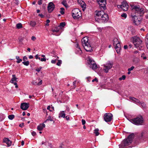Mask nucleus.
Returning <instances> with one entry per match:
<instances>
[{"mask_svg": "<svg viewBox=\"0 0 148 148\" xmlns=\"http://www.w3.org/2000/svg\"><path fill=\"white\" fill-rule=\"evenodd\" d=\"M47 8L48 12H51L54 9L55 5L52 2H50L48 4Z\"/></svg>", "mask_w": 148, "mask_h": 148, "instance_id": "12", "label": "nucleus"}, {"mask_svg": "<svg viewBox=\"0 0 148 148\" xmlns=\"http://www.w3.org/2000/svg\"><path fill=\"white\" fill-rule=\"evenodd\" d=\"M27 59V58L26 56H25L23 57V60L24 61H26V60Z\"/></svg>", "mask_w": 148, "mask_h": 148, "instance_id": "47", "label": "nucleus"}, {"mask_svg": "<svg viewBox=\"0 0 148 148\" xmlns=\"http://www.w3.org/2000/svg\"><path fill=\"white\" fill-rule=\"evenodd\" d=\"M61 10L60 11V13L62 14H64V8H60Z\"/></svg>", "mask_w": 148, "mask_h": 148, "instance_id": "39", "label": "nucleus"}, {"mask_svg": "<svg viewBox=\"0 0 148 148\" xmlns=\"http://www.w3.org/2000/svg\"><path fill=\"white\" fill-rule=\"evenodd\" d=\"M51 110H52V111L53 110H54V108L53 106H52L51 107Z\"/></svg>", "mask_w": 148, "mask_h": 148, "instance_id": "61", "label": "nucleus"}, {"mask_svg": "<svg viewBox=\"0 0 148 148\" xmlns=\"http://www.w3.org/2000/svg\"><path fill=\"white\" fill-rule=\"evenodd\" d=\"M24 126V123H22L21 124L19 125V126L21 127H23Z\"/></svg>", "mask_w": 148, "mask_h": 148, "instance_id": "52", "label": "nucleus"}, {"mask_svg": "<svg viewBox=\"0 0 148 148\" xmlns=\"http://www.w3.org/2000/svg\"><path fill=\"white\" fill-rule=\"evenodd\" d=\"M97 2L101 7L103 9L106 7V0H97Z\"/></svg>", "mask_w": 148, "mask_h": 148, "instance_id": "13", "label": "nucleus"}, {"mask_svg": "<svg viewBox=\"0 0 148 148\" xmlns=\"http://www.w3.org/2000/svg\"><path fill=\"white\" fill-rule=\"evenodd\" d=\"M141 57L142 58H143V59L145 60L146 59L147 57L145 56H144V53H143L141 56Z\"/></svg>", "mask_w": 148, "mask_h": 148, "instance_id": "40", "label": "nucleus"}, {"mask_svg": "<svg viewBox=\"0 0 148 148\" xmlns=\"http://www.w3.org/2000/svg\"><path fill=\"white\" fill-rule=\"evenodd\" d=\"M82 124L83 125H85V124L86 123V121H85L83 119H82Z\"/></svg>", "mask_w": 148, "mask_h": 148, "instance_id": "48", "label": "nucleus"}, {"mask_svg": "<svg viewBox=\"0 0 148 148\" xmlns=\"http://www.w3.org/2000/svg\"><path fill=\"white\" fill-rule=\"evenodd\" d=\"M132 38L133 43L136 47L137 48L139 47V49L140 50L141 47L140 45L142 42V40L139 37L136 36L133 37Z\"/></svg>", "mask_w": 148, "mask_h": 148, "instance_id": "6", "label": "nucleus"}, {"mask_svg": "<svg viewBox=\"0 0 148 148\" xmlns=\"http://www.w3.org/2000/svg\"><path fill=\"white\" fill-rule=\"evenodd\" d=\"M16 28L18 29H20L22 28V25L21 23H17L16 25Z\"/></svg>", "mask_w": 148, "mask_h": 148, "instance_id": "27", "label": "nucleus"}, {"mask_svg": "<svg viewBox=\"0 0 148 148\" xmlns=\"http://www.w3.org/2000/svg\"><path fill=\"white\" fill-rule=\"evenodd\" d=\"M38 56H39L38 54L36 55L35 56V58L36 59H38L40 60V57H38Z\"/></svg>", "mask_w": 148, "mask_h": 148, "instance_id": "45", "label": "nucleus"}, {"mask_svg": "<svg viewBox=\"0 0 148 148\" xmlns=\"http://www.w3.org/2000/svg\"><path fill=\"white\" fill-rule=\"evenodd\" d=\"M14 116L13 114L10 115L8 116V118L10 120L13 119L14 118Z\"/></svg>", "mask_w": 148, "mask_h": 148, "instance_id": "35", "label": "nucleus"}, {"mask_svg": "<svg viewBox=\"0 0 148 148\" xmlns=\"http://www.w3.org/2000/svg\"><path fill=\"white\" fill-rule=\"evenodd\" d=\"M29 58L30 59H32L33 58V56L32 55H30L29 56Z\"/></svg>", "mask_w": 148, "mask_h": 148, "instance_id": "62", "label": "nucleus"}, {"mask_svg": "<svg viewBox=\"0 0 148 148\" xmlns=\"http://www.w3.org/2000/svg\"><path fill=\"white\" fill-rule=\"evenodd\" d=\"M12 77L10 81V82L11 83H13V82L14 81H16V80L17 78L16 77V76L15 75H12Z\"/></svg>", "mask_w": 148, "mask_h": 148, "instance_id": "20", "label": "nucleus"}, {"mask_svg": "<svg viewBox=\"0 0 148 148\" xmlns=\"http://www.w3.org/2000/svg\"><path fill=\"white\" fill-rule=\"evenodd\" d=\"M99 130L98 129H96L94 130V133L96 136H98L99 135V133L98 132Z\"/></svg>", "mask_w": 148, "mask_h": 148, "instance_id": "30", "label": "nucleus"}, {"mask_svg": "<svg viewBox=\"0 0 148 148\" xmlns=\"http://www.w3.org/2000/svg\"><path fill=\"white\" fill-rule=\"evenodd\" d=\"M140 105H141L143 108H145L146 107V105L144 102H140Z\"/></svg>", "mask_w": 148, "mask_h": 148, "instance_id": "32", "label": "nucleus"}, {"mask_svg": "<svg viewBox=\"0 0 148 148\" xmlns=\"http://www.w3.org/2000/svg\"><path fill=\"white\" fill-rule=\"evenodd\" d=\"M42 0H39L38 1V4L39 5H40L42 3Z\"/></svg>", "mask_w": 148, "mask_h": 148, "instance_id": "42", "label": "nucleus"}, {"mask_svg": "<svg viewBox=\"0 0 148 148\" xmlns=\"http://www.w3.org/2000/svg\"><path fill=\"white\" fill-rule=\"evenodd\" d=\"M51 107L50 106H49L47 107V109L48 110H49L50 111H52V110H51Z\"/></svg>", "mask_w": 148, "mask_h": 148, "instance_id": "49", "label": "nucleus"}, {"mask_svg": "<svg viewBox=\"0 0 148 148\" xmlns=\"http://www.w3.org/2000/svg\"><path fill=\"white\" fill-rule=\"evenodd\" d=\"M38 16L40 17L41 18H43L44 17V16L42 14H39Z\"/></svg>", "mask_w": 148, "mask_h": 148, "instance_id": "55", "label": "nucleus"}, {"mask_svg": "<svg viewBox=\"0 0 148 148\" xmlns=\"http://www.w3.org/2000/svg\"><path fill=\"white\" fill-rule=\"evenodd\" d=\"M59 28L58 27L55 28L52 30L53 32H58L59 31Z\"/></svg>", "mask_w": 148, "mask_h": 148, "instance_id": "33", "label": "nucleus"}, {"mask_svg": "<svg viewBox=\"0 0 148 148\" xmlns=\"http://www.w3.org/2000/svg\"><path fill=\"white\" fill-rule=\"evenodd\" d=\"M95 19L98 22H104L108 19V14L105 13L103 11L97 12L96 14Z\"/></svg>", "mask_w": 148, "mask_h": 148, "instance_id": "2", "label": "nucleus"}, {"mask_svg": "<svg viewBox=\"0 0 148 148\" xmlns=\"http://www.w3.org/2000/svg\"><path fill=\"white\" fill-rule=\"evenodd\" d=\"M103 66V70L105 73H107L108 72L109 70L112 68V65L111 63H109L104 64Z\"/></svg>", "mask_w": 148, "mask_h": 148, "instance_id": "11", "label": "nucleus"}, {"mask_svg": "<svg viewBox=\"0 0 148 148\" xmlns=\"http://www.w3.org/2000/svg\"><path fill=\"white\" fill-rule=\"evenodd\" d=\"M14 3L16 5H18V4H19V1L18 0H16L15 2H14Z\"/></svg>", "mask_w": 148, "mask_h": 148, "instance_id": "51", "label": "nucleus"}, {"mask_svg": "<svg viewBox=\"0 0 148 148\" xmlns=\"http://www.w3.org/2000/svg\"><path fill=\"white\" fill-rule=\"evenodd\" d=\"M66 25V23L65 22H62L60 23V25L58 26L59 28H62V27H64Z\"/></svg>", "mask_w": 148, "mask_h": 148, "instance_id": "25", "label": "nucleus"}, {"mask_svg": "<svg viewBox=\"0 0 148 148\" xmlns=\"http://www.w3.org/2000/svg\"><path fill=\"white\" fill-rule=\"evenodd\" d=\"M55 59H54L53 60H52L51 61V63L52 64H55L56 62V60H58L59 58V57L56 56L55 57Z\"/></svg>", "mask_w": 148, "mask_h": 148, "instance_id": "24", "label": "nucleus"}, {"mask_svg": "<svg viewBox=\"0 0 148 148\" xmlns=\"http://www.w3.org/2000/svg\"><path fill=\"white\" fill-rule=\"evenodd\" d=\"M53 121V123H54V121L53 120V117H51L50 116H49L47 119L46 121H45V123H46L47 121Z\"/></svg>", "mask_w": 148, "mask_h": 148, "instance_id": "22", "label": "nucleus"}, {"mask_svg": "<svg viewBox=\"0 0 148 148\" xmlns=\"http://www.w3.org/2000/svg\"><path fill=\"white\" fill-rule=\"evenodd\" d=\"M128 5L125 1L122 2L121 8L124 11H127L128 9Z\"/></svg>", "mask_w": 148, "mask_h": 148, "instance_id": "14", "label": "nucleus"}, {"mask_svg": "<svg viewBox=\"0 0 148 148\" xmlns=\"http://www.w3.org/2000/svg\"><path fill=\"white\" fill-rule=\"evenodd\" d=\"M65 117L66 119L67 120H69L70 118H69V116H65Z\"/></svg>", "mask_w": 148, "mask_h": 148, "instance_id": "56", "label": "nucleus"}, {"mask_svg": "<svg viewBox=\"0 0 148 148\" xmlns=\"http://www.w3.org/2000/svg\"><path fill=\"white\" fill-rule=\"evenodd\" d=\"M122 4L121 5H117V7L118 8H121Z\"/></svg>", "mask_w": 148, "mask_h": 148, "instance_id": "60", "label": "nucleus"}, {"mask_svg": "<svg viewBox=\"0 0 148 148\" xmlns=\"http://www.w3.org/2000/svg\"><path fill=\"white\" fill-rule=\"evenodd\" d=\"M82 43L86 51L91 52L92 51V47L88 42V37L86 36L83 38L82 40Z\"/></svg>", "mask_w": 148, "mask_h": 148, "instance_id": "4", "label": "nucleus"}, {"mask_svg": "<svg viewBox=\"0 0 148 148\" xmlns=\"http://www.w3.org/2000/svg\"><path fill=\"white\" fill-rule=\"evenodd\" d=\"M134 136L133 133L130 134L126 139H124L121 144L119 145V148H126V147L132 142Z\"/></svg>", "mask_w": 148, "mask_h": 148, "instance_id": "3", "label": "nucleus"}, {"mask_svg": "<svg viewBox=\"0 0 148 148\" xmlns=\"http://www.w3.org/2000/svg\"><path fill=\"white\" fill-rule=\"evenodd\" d=\"M32 134L33 136H34L36 135V133L35 132L33 131L32 133Z\"/></svg>", "mask_w": 148, "mask_h": 148, "instance_id": "53", "label": "nucleus"}, {"mask_svg": "<svg viewBox=\"0 0 148 148\" xmlns=\"http://www.w3.org/2000/svg\"><path fill=\"white\" fill-rule=\"evenodd\" d=\"M45 126V125L44 123H42L40 124L38 126L37 129L38 130L41 131Z\"/></svg>", "mask_w": 148, "mask_h": 148, "instance_id": "18", "label": "nucleus"}, {"mask_svg": "<svg viewBox=\"0 0 148 148\" xmlns=\"http://www.w3.org/2000/svg\"><path fill=\"white\" fill-rule=\"evenodd\" d=\"M128 29L129 31L132 32V33L134 31V29H133V27L132 26H130L128 27Z\"/></svg>", "mask_w": 148, "mask_h": 148, "instance_id": "28", "label": "nucleus"}, {"mask_svg": "<svg viewBox=\"0 0 148 148\" xmlns=\"http://www.w3.org/2000/svg\"><path fill=\"white\" fill-rule=\"evenodd\" d=\"M113 45L115 49L118 53H119L121 49V46L119 40L116 38H115L113 40Z\"/></svg>", "mask_w": 148, "mask_h": 148, "instance_id": "7", "label": "nucleus"}, {"mask_svg": "<svg viewBox=\"0 0 148 148\" xmlns=\"http://www.w3.org/2000/svg\"><path fill=\"white\" fill-rule=\"evenodd\" d=\"M22 63L25 66H28L29 64V61H27L23 62Z\"/></svg>", "mask_w": 148, "mask_h": 148, "instance_id": "31", "label": "nucleus"}, {"mask_svg": "<svg viewBox=\"0 0 148 148\" xmlns=\"http://www.w3.org/2000/svg\"><path fill=\"white\" fill-rule=\"evenodd\" d=\"M146 38L147 40V42H148V33L147 34L146 36Z\"/></svg>", "mask_w": 148, "mask_h": 148, "instance_id": "59", "label": "nucleus"}, {"mask_svg": "<svg viewBox=\"0 0 148 148\" xmlns=\"http://www.w3.org/2000/svg\"><path fill=\"white\" fill-rule=\"evenodd\" d=\"M36 24V23L35 21H31L30 22V25L32 27H34Z\"/></svg>", "mask_w": 148, "mask_h": 148, "instance_id": "29", "label": "nucleus"}, {"mask_svg": "<svg viewBox=\"0 0 148 148\" xmlns=\"http://www.w3.org/2000/svg\"><path fill=\"white\" fill-rule=\"evenodd\" d=\"M82 1H83L82 0H78V2L80 4H81V3L82 2Z\"/></svg>", "mask_w": 148, "mask_h": 148, "instance_id": "57", "label": "nucleus"}, {"mask_svg": "<svg viewBox=\"0 0 148 148\" xmlns=\"http://www.w3.org/2000/svg\"><path fill=\"white\" fill-rule=\"evenodd\" d=\"M129 98L130 100L135 103L138 105H140V101L138 99L132 97H130Z\"/></svg>", "mask_w": 148, "mask_h": 148, "instance_id": "17", "label": "nucleus"}, {"mask_svg": "<svg viewBox=\"0 0 148 148\" xmlns=\"http://www.w3.org/2000/svg\"><path fill=\"white\" fill-rule=\"evenodd\" d=\"M126 76L125 75H123L121 77H119V79L120 81L122 80H125V79Z\"/></svg>", "mask_w": 148, "mask_h": 148, "instance_id": "36", "label": "nucleus"}, {"mask_svg": "<svg viewBox=\"0 0 148 148\" xmlns=\"http://www.w3.org/2000/svg\"><path fill=\"white\" fill-rule=\"evenodd\" d=\"M3 141L6 143L8 147L12 145V141L8 138H4L3 139Z\"/></svg>", "mask_w": 148, "mask_h": 148, "instance_id": "16", "label": "nucleus"}, {"mask_svg": "<svg viewBox=\"0 0 148 148\" xmlns=\"http://www.w3.org/2000/svg\"><path fill=\"white\" fill-rule=\"evenodd\" d=\"M32 84L34 85H36L37 84V83L36 82H32Z\"/></svg>", "mask_w": 148, "mask_h": 148, "instance_id": "64", "label": "nucleus"}, {"mask_svg": "<svg viewBox=\"0 0 148 148\" xmlns=\"http://www.w3.org/2000/svg\"><path fill=\"white\" fill-rule=\"evenodd\" d=\"M42 83V80H41L39 82H38L37 84V85H41Z\"/></svg>", "mask_w": 148, "mask_h": 148, "instance_id": "50", "label": "nucleus"}, {"mask_svg": "<svg viewBox=\"0 0 148 148\" xmlns=\"http://www.w3.org/2000/svg\"><path fill=\"white\" fill-rule=\"evenodd\" d=\"M112 115L110 113H106L104 115V121L106 122H110L112 119Z\"/></svg>", "mask_w": 148, "mask_h": 148, "instance_id": "10", "label": "nucleus"}, {"mask_svg": "<svg viewBox=\"0 0 148 148\" xmlns=\"http://www.w3.org/2000/svg\"><path fill=\"white\" fill-rule=\"evenodd\" d=\"M62 4L65 7H67V5L65 0H63L62 2Z\"/></svg>", "mask_w": 148, "mask_h": 148, "instance_id": "34", "label": "nucleus"}, {"mask_svg": "<svg viewBox=\"0 0 148 148\" xmlns=\"http://www.w3.org/2000/svg\"><path fill=\"white\" fill-rule=\"evenodd\" d=\"M73 17L75 19H77L81 17L82 13L80 11L78 8L73 9L72 12Z\"/></svg>", "mask_w": 148, "mask_h": 148, "instance_id": "8", "label": "nucleus"}, {"mask_svg": "<svg viewBox=\"0 0 148 148\" xmlns=\"http://www.w3.org/2000/svg\"><path fill=\"white\" fill-rule=\"evenodd\" d=\"M121 16L123 18H124L125 19L127 17V15L125 13H123L121 14Z\"/></svg>", "mask_w": 148, "mask_h": 148, "instance_id": "37", "label": "nucleus"}, {"mask_svg": "<svg viewBox=\"0 0 148 148\" xmlns=\"http://www.w3.org/2000/svg\"><path fill=\"white\" fill-rule=\"evenodd\" d=\"M36 39V38L34 36H33L31 37V40L33 41H35Z\"/></svg>", "mask_w": 148, "mask_h": 148, "instance_id": "44", "label": "nucleus"}, {"mask_svg": "<svg viewBox=\"0 0 148 148\" xmlns=\"http://www.w3.org/2000/svg\"><path fill=\"white\" fill-rule=\"evenodd\" d=\"M81 7L83 8V10H84L86 8V4L84 1H82L81 4H80Z\"/></svg>", "mask_w": 148, "mask_h": 148, "instance_id": "23", "label": "nucleus"}, {"mask_svg": "<svg viewBox=\"0 0 148 148\" xmlns=\"http://www.w3.org/2000/svg\"><path fill=\"white\" fill-rule=\"evenodd\" d=\"M16 58L17 60L16 62L18 63H19L22 61V60L21 59H20L19 57L18 56H16Z\"/></svg>", "mask_w": 148, "mask_h": 148, "instance_id": "26", "label": "nucleus"}, {"mask_svg": "<svg viewBox=\"0 0 148 148\" xmlns=\"http://www.w3.org/2000/svg\"><path fill=\"white\" fill-rule=\"evenodd\" d=\"M88 59L89 61L90 67L93 70L97 69L98 67L94 60L90 57H88Z\"/></svg>", "mask_w": 148, "mask_h": 148, "instance_id": "9", "label": "nucleus"}, {"mask_svg": "<svg viewBox=\"0 0 148 148\" xmlns=\"http://www.w3.org/2000/svg\"><path fill=\"white\" fill-rule=\"evenodd\" d=\"M129 121L132 123L136 125H141L144 123V119L141 115L138 116L135 118L131 119Z\"/></svg>", "mask_w": 148, "mask_h": 148, "instance_id": "5", "label": "nucleus"}, {"mask_svg": "<svg viewBox=\"0 0 148 148\" xmlns=\"http://www.w3.org/2000/svg\"><path fill=\"white\" fill-rule=\"evenodd\" d=\"M58 62L57 63V65L58 66H60L62 64V61L61 60H58Z\"/></svg>", "mask_w": 148, "mask_h": 148, "instance_id": "38", "label": "nucleus"}, {"mask_svg": "<svg viewBox=\"0 0 148 148\" xmlns=\"http://www.w3.org/2000/svg\"><path fill=\"white\" fill-rule=\"evenodd\" d=\"M123 47L125 49H126L127 48L128 46L127 45H124Z\"/></svg>", "mask_w": 148, "mask_h": 148, "instance_id": "58", "label": "nucleus"}, {"mask_svg": "<svg viewBox=\"0 0 148 148\" xmlns=\"http://www.w3.org/2000/svg\"><path fill=\"white\" fill-rule=\"evenodd\" d=\"M24 141H22L21 142V145L22 146L24 145Z\"/></svg>", "mask_w": 148, "mask_h": 148, "instance_id": "63", "label": "nucleus"}, {"mask_svg": "<svg viewBox=\"0 0 148 148\" xmlns=\"http://www.w3.org/2000/svg\"><path fill=\"white\" fill-rule=\"evenodd\" d=\"M40 61L42 62L43 61H46V58H40Z\"/></svg>", "mask_w": 148, "mask_h": 148, "instance_id": "46", "label": "nucleus"}, {"mask_svg": "<svg viewBox=\"0 0 148 148\" xmlns=\"http://www.w3.org/2000/svg\"><path fill=\"white\" fill-rule=\"evenodd\" d=\"M65 111H61L59 114V117L64 118L65 117L66 114Z\"/></svg>", "mask_w": 148, "mask_h": 148, "instance_id": "19", "label": "nucleus"}, {"mask_svg": "<svg viewBox=\"0 0 148 148\" xmlns=\"http://www.w3.org/2000/svg\"><path fill=\"white\" fill-rule=\"evenodd\" d=\"M134 68V66H132L130 68H129L128 69V71H131Z\"/></svg>", "mask_w": 148, "mask_h": 148, "instance_id": "41", "label": "nucleus"}, {"mask_svg": "<svg viewBox=\"0 0 148 148\" xmlns=\"http://www.w3.org/2000/svg\"><path fill=\"white\" fill-rule=\"evenodd\" d=\"M95 81H96V82H97L98 81V80L96 78H95L94 79H93L92 81V82H94Z\"/></svg>", "mask_w": 148, "mask_h": 148, "instance_id": "54", "label": "nucleus"}, {"mask_svg": "<svg viewBox=\"0 0 148 148\" xmlns=\"http://www.w3.org/2000/svg\"><path fill=\"white\" fill-rule=\"evenodd\" d=\"M42 67H40L39 68H38L36 69V71L38 72H39L40 71L41 69H42Z\"/></svg>", "mask_w": 148, "mask_h": 148, "instance_id": "43", "label": "nucleus"}, {"mask_svg": "<svg viewBox=\"0 0 148 148\" xmlns=\"http://www.w3.org/2000/svg\"><path fill=\"white\" fill-rule=\"evenodd\" d=\"M76 47L77 48V50L78 51V53H79V54H81L82 53V51L79 46L78 44L77 43L76 44Z\"/></svg>", "mask_w": 148, "mask_h": 148, "instance_id": "21", "label": "nucleus"}, {"mask_svg": "<svg viewBox=\"0 0 148 148\" xmlns=\"http://www.w3.org/2000/svg\"><path fill=\"white\" fill-rule=\"evenodd\" d=\"M132 12L131 14L132 20L136 25H138L140 23L139 16H142L144 13L143 8H140L138 5H133L131 6Z\"/></svg>", "mask_w": 148, "mask_h": 148, "instance_id": "1", "label": "nucleus"}, {"mask_svg": "<svg viewBox=\"0 0 148 148\" xmlns=\"http://www.w3.org/2000/svg\"><path fill=\"white\" fill-rule=\"evenodd\" d=\"M29 107V104L28 103H21V108L23 110L27 109Z\"/></svg>", "mask_w": 148, "mask_h": 148, "instance_id": "15", "label": "nucleus"}]
</instances>
